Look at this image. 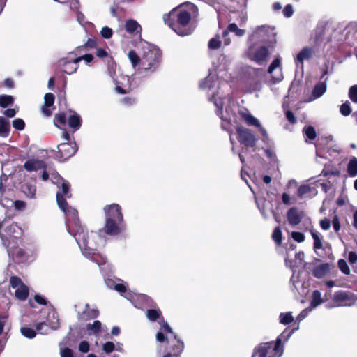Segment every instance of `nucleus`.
<instances>
[{"mask_svg":"<svg viewBox=\"0 0 357 357\" xmlns=\"http://www.w3.org/2000/svg\"><path fill=\"white\" fill-rule=\"evenodd\" d=\"M280 66V59L279 57L275 58L272 63H271L268 69V73L271 75L272 77V82L273 84L278 83L281 82L283 79V75L282 73L281 70L280 69L278 72H277L275 74H273V72L275 70L278 68Z\"/></svg>","mask_w":357,"mask_h":357,"instance_id":"17","label":"nucleus"},{"mask_svg":"<svg viewBox=\"0 0 357 357\" xmlns=\"http://www.w3.org/2000/svg\"><path fill=\"white\" fill-rule=\"evenodd\" d=\"M99 315V311L96 308H91L89 304L85 305V310L82 313L78 312L80 319L89 320L95 319Z\"/></svg>","mask_w":357,"mask_h":357,"instance_id":"18","label":"nucleus"},{"mask_svg":"<svg viewBox=\"0 0 357 357\" xmlns=\"http://www.w3.org/2000/svg\"><path fill=\"white\" fill-rule=\"evenodd\" d=\"M156 340L160 342L166 340L168 345L161 357H181L184 343L174 334L167 323L163 321L161 324L160 331L156 334Z\"/></svg>","mask_w":357,"mask_h":357,"instance_id":"5","label":"nucleus"},{"mask_svg":"<svg viewBox=\"0 0 357 357\" xmlns=\"http://www.w3.org/2000/svg\"><path fill=\"white\" fill-rule=\"evenodd\" d=\"M320 227L324 230H328L331 227V222L327 218H324L319 222Z\"/></svg>","mask_w":357,"mask_h":357,"instance_id":"62","label":"nucleus"},{"mask_svg":"<svg viewBox=\"0 0 357 357\" xmlns=\"http://www.w3.org/2000/svg\"><path fill=\"white\" fill-rule=\"evenodd\" d=\"M323 303L321 298V294L319 291L315 290L313 291L312 295L311 306L314 308Z\"/></svg>","mask_w":357,"mask_h":357,"instance_id":"38","label":"nucleus"},{"mask_svg":"<svg viewBox=\"0 0 357 357\" xmlns=\"http://www.w3.org/2000/svg\"><path fill=\"white\" fill-rule=\"evenodd\" d=\"M312 191L314 190L310 185H302L298 188L297 195L300 198L307 197Z\"/></svg>","mask_w":357,"mask_h":357,"instance_id":"37","label":"nucleus"},{"mask_svg":"<svg viewBox=\"0 0 357 357\" xmlns=\"http://www.w3.org/2000/svg\"><path fill=\"white\" fill-rule=\"evenodd\" d=\"M9 121L2 116H0V137H6L9 134Z\"/></svg>","mask_w":357,"mask_h":357,"instance_id":"33","label":"nucleus"},{"mask_svg":"<svg viewBox=\"0 0 357 357\" xmlns=\"http://www.w3.org/2000/svg\"><path fill=\"white\" fill-rule=\"evenodd\" d=\"M141 57L134 50L129 51L128 57L133 68L139 65V69L144 73L151 74L158 68L160 61V50L153 44L142 42Z\"/></svg>","mask_w":357,"mask_h":357,"instance_id":"3","label":"nucleus"},{"mask_svg":"<svg viewBox=\"0 0 357 357\" xmlns=\"http://www.w3.org/2000/svg\"><path fill=\"white\" fill-rule=\"evenodd\" d=\"M9 282L10 286L14 289L19 288L24 284L22 280L17 276L10 277Z\"/></svg>","mask_w":357,"mask_h":357,"instance_id":"47","label":"nucleus"},{"mask_svg":"<svg viewBox=\"0 0 357 357\" xmlns=\"http://www.w3.org/2000/svg\"><path fill=\"white\" fill-rule=\"evenodd\" d=\"M232 32L237 36H243L245 33V29H239L235 23L230 24L227 29L222 33V38L224 40V45H229L231 43V39L228 37L229 33Z\"/></svg>","mask_w":357,"mask_h":357,"instance_id":"16","label":"nucleus"},{"mask_svg":"<svg viewBox=\"0 0 357 357\" xmlns=\"http://www.w3.org/2000/svg\"><path fill=\"white\" fill-rule=\"evenodd\" d=\"M102 324L100 321H95L93 324H88L86 325V330L89 335H96L101 329Z\"/></svg>","mask_w":357,"mask_h":357,"instance_id":"36","label":"nucleus"},{"mask_svg":"<svg viewBox=\"0 0 357 357\" xmlns=\"http://www.w3.org/2000/svg\"><path fill=\"white\" fill-rule=\"evenodd\" d=\"M49 326L45 322H40L36 325V330L41 334H46L48 332Z\"/></svg>","mask_w":357,"mask_h":357,"instance_id":"54","label":"nucleus"},{"mask_svg":"<svg viewBox=\"0 0 357 357\" xmlns=\"http://www.w3.org/2000/svg\"><path fill=\"white\" fill-rule=\"evenodd\" d=\"M79 350L82 353H87L89 351V344L86 341H82L79 344Z\"/></svg>","mask_w":357,"mask_h":357,"instance_id":"61","label":"nucleus"},{"mask_svg":"<svg viewBox=\"0 0 357 357\" xmlns=\"http://www.w3.org/2000/svg\"><path fill=\"white\" fill-rule=\"evenodd\" d=\"M290 255V251L288 252L287 258L285 259L286 265L290 268H294L295 266H301L304 259V252L300 251L298 252L295 253V260L293 261L289 259Z\"/></svg>","mask_w":357,"mask_h":357,"instance_id":"22","label":"nucleus"},{"mask_svg":"<svg viewBox=\"0 0 357 357\" xmlns=\"http://www.w3.org/2000/svg\"><path fill=\"white\" fill-rule=\"evenodd\" d=\"M44 100L45 105L42 108V112L46 116H50L52 114V112L48 109V107H51L54 104V96L51 93H46L45 95Z\"/></svg>","mask_w":357,"mask_h":357,"instance_id":"25","label":"nucleus"},{"mask_svg":"<svg viewBox=\"0 0 357 357\" xmlns=\"http://www.w3.org/2000/svg\"><path fill=\"white\" fill-rule=\"evenodd\" d=\"M273 29L270 26L262 25L257 26L248 38L247 43L255 44L266 43L271 35H274Z\"/></svg>","mask_w":357,"mask_h":357,"instance_id":"11","label":"nucleus"},{"mask_svg":"<svg viewBox=\"0 0 357 357\" xmlns=\"http://www.w3.org/2000/svg\"><path fill=\"white\" fill-rule=\"evenodd\" d=\"M8 316L6 314L0 315V335L3 333L4 326L7 321Z\"/></svg>","mask_w":357,"mask_h":357,"instance_id":"64","label":"nucleus"},{"mask_svg":"<svg viewBox=\"0 0 357 357\" xmlns=\"http://www.w3.org/2000/svg\"><path fill=\"white\" fill-rule=\"evenodd\" d=\"M314 54V49L310 47H303L301 52L297 54L296 62L299 63L303 66V61L312 57Z\"/></svg>","mask_w":357,"mask_h":357,"instance_id":"20","label":"nucleus"},{"mask_svg":"<svg viewBox=\"0 0 357 357\" xmlns=\"http://www.w3.org/2000/svg\"><path fill=\"white\" fill-rule=\"evenodd\" d=\"M100 34L102 38L105 39H109L112 36L113 31L111 28L108 26H104L100 31Z\"/></svg>","mask_w":357,"mask_h":357,"instance_id":"52","label":"nucleus"},{"mask_svg":"<svg viewBox=\"0 0 357 357\" xmlns=\"http://www.w3.org/2000/svg\"><path fill=\"white\" fill-rule=\"evenodd\" d=\"M186 6L188 10L182 7L176 8L168 14L163 15L165 24H167L178 35L182 36L190 35L192 32L193 29L190 26L192 15L190 12L196 13L197 10L192 3H188Z\"/></svg>","mask_w":357,"mask_h":357,"instance_id":"4","label":"nucleus"},{"mask_svg":"<svg viewBox=\"0 0 357 357\" xmlns=\"http://www.w3.org/2000/svg\"><path fill=\"white\" fill-rule=\"evenodd\" d=\"M220 82L215 72H210L209 75L199 83V88L206 91L208 100L213 102L216 107V114L223 121H228L232 113L231 105L234 104L228 96H222L218 91Z\"/></svg>","mask_w":357,"mask_h":357,"instance_id":"2","label":"nucleus"},{"mask_svg":"<svg viewBox=\"0 0 357 357\" xmlns=\"http://www.w3.org/2000/svg\"><path fill=\"white\" fill-rule=\"evenodd\" d=\"M105 224L104 230L108 235H117L124 229L123 216L119 205L112 204L105 206Z\"/></svg>","mask_w":357,"mask_h":357,"instance_id":"7","label":"nucleus"},{"mask_svg":"<svg viewBox=\"0 0 357 357\" xmlns=\"http://www.w3.org/2000/svg\"><path fill=\"white\" fill-rule=\"evenodd\" d=\"M246 73L248 75L246 82L252 85V89H256L263 77V70L260 68H248Z\"/></svg>","mask_w":357,"mask_h":357,"instance_id":"15","label":"nucleus"},{"mask_svg":"<svg viewBox=\"0 0 357 357\" xmlns=\"http://www.w3.org/2000/svg\"><path fill=\"white\" fill-rule=\"evenodd\" d=\"M160 311L158 310H149L146 312L147 317L151 321H155L157 318H159Z\"/></svg>","mask_w":357,"mask_h":357,"instance_id":"50","label":"nucleus"},{"mask_svg":"<svg viewBox=\"0 0 357 357\" xmlns=\"http://www.w3.org/2000/svg\"><path fill=\"white\" fill-rule=\"evenodd\" d=\"M66 116L65 114L60 113L55 115L54 123V125L61 129V126H64L66 124Z\"/></svg>","mask_w":357,"mask_h":357,"instance_id":"41","label":"nucleus"},{"mask_svg":"<svg viewBox=\"0 0 357 357\" xmlns=\"http://www.w3.org/2000/svg\"><path fill=\"white\" fill-rule=\"evenodd\" d=\"M48 326L51 329L56 330L59 327V319L55 312H50L47 315Z\"/></svg>","mask_w":357,"mask_h":357,"instance_id":"30","label":"nucleus"},{"mask_svg":"<svg viewBox=\"0 0 357 357\" xmlns=\"http://www.w3.org/2000/svg\"><path fill=\"white\" fill-rule=\"evenodd\" d=\"M238 140L246 146L254 147L257 142V138L248 128L238 127L237 128Z\"/></svg>","mask_w":357,"mask_h":357,"instance_id":"13","label":"nucleus"},{"mask_svg":"<svg viewBox=\"0 0 357 357\" xmlns=\"http://www.w3.org/2000/svg\"><path fill=\"white\" fill-rule=\"evenodd\" d=\"M239 114L248 126L260 127V123L258 119L253 116L248 111L241 110L240 111Z\"/></svg>","mask_w":357,"mask_h":357,"instance_id":"26","label":"nucleus"},{"mask_svg":"<svg viewBox=\"0 0 357 357\" xmlns=\"http://www.w3.org/2000/svg\"><path fill=\"white\" fill-rule=\"evenodd\" d=\"M24 167L29 172L37 171L38 169H44L45 163L40 160L31 159L24 163Z\"/></svg>","mask_w":357,"mask_h":357,"instance_id":"19","label":"nucleus"},{"mask_svg":"<svg viewBox=\"0 0 357 357\" xmlns=\"http://www.w3.org/2000/svg\"><path fill=\"white\" fill-rule=\"evenodd\" d=\"M125 29L126 31L130 34H135V33H139L142 31L141 26L135 20L130 19L126 22Z\"/></svg>","mask_w":357,"mask_h":357,"instance_id":"27","label":"nucleus"},{"mask_svg":"<svg viewBox=\"0 0 357 357\" xmlns=\"http://www.w3.org/2000/svg\"><path fill=\"white\" fill-rule=\"evenodd\" d=\"M356 300L354 294L343 291H337L333 296V301L337 303V306H351Z\"/></svg>","mask_w":357,"mask_h":357,"instance_id":"12","label":"nucleus"},{"mask_svg":"<svg viewBox=\"0 0 357 357\" xmlns=\"http://www.w3.org/2000/svg\"><path fill=\"white\" fill-rule=\"evenodd\" d=\"M15 294L16 298L19 300L24 301L29 296V289L25 284H23L19 288L15 289Z\"/></svg>","mask_w":357,"mask_h":357,"instance_id":"35","label":"nucleus"},{"mask_svg":"<svg viewBox=\"0 0 357 357\" xmlns=\"http://www.w3.org/2000/svg\"><path fill=\"white\" fill-rule=\"evenodd\" d=\"M340 113L343 116H349L351 114V109L349 102L347 101V102L343 103L340 106Z\"/></svg>","mask_w":357,"mask_h":357,"instance_id":"48","label":"nucleus"},{"mask_svg":"<svg viewBox=\"0 0 357 357\" xmlns=\"http://www.w3.org/2000/svg\"><path fill=\"white\" fill-rule=\"evenodd\" d=\"M349 96L352 102L357 103V84L349 88Z\"/></svg>","mask_w":357,"mask_h":357,"instance_id":"51","label":"nucleus"},{"mask_svg":"<svg viewBox=\"0 0 357 357\" xmlns=\"http://www.w3.org/2000/svg\"><path fill=\"white\" fill-rule=\"evenodd\" d=\"M60 353L61 357H73V351L69 348L61 349Z\"/></svg>","mask_w":357,"mask_h":357,"instance_id":"63","label":"nucleus"},{"mask_svg":"<svg viewBox=\"0 0 357 357\" xmlns=\"http://www.w3.org/2000/svg\"><path fill=\"white\" fill-rule=\"evenodd\" d=\"M347 172L350 176H357V158H353L348 164Z\"/></svg>","mask_w":357,"mask_h":357,"instance_id":"39","label":"nucleus"},{"mask_svg":"<svg viewBox=\"0 0 357 357\" xmlns=\"http://www.w3.org/2000/svg\"><path fill=\"white\" fill-rule=\"evenodd\" d=\"M20 331L22 335L29 339H32L36 336V331L30 328L22 327Z\"/></svg>","mask_w":357,"mask_h":357,"instance_id":"45","label":"nucleus"},{"mask_svg":"<svg viewBox=\"0 0 357 357\" xmlns=\"http://www.w3.org/2000/svg\"><path fill=\"white\" fill-rule=\"evenodd\" d=\"M291 238L298 243H302L305 241L304 234L298 231H293L291 233Z\"/></svg>","mask_w":357,"mask_h":357,"instance_id":"56","label":"nucleus"},{"mask_svg":"<svg viewBox=\"0 0 357 357\" xmlns=\"http://www.w3.org/2000/svg\"><path fill=\"white\" fill-rule=\"evenodd\" d=\"M222 41L220 36L211 38L208 42V47L212 50L218 49L221 45Z\"/></svg>","mask_w":357,"mask_h":357,"instance_id":"44","label":"nucleus"},{"mask_svg":"<svg viewBox=\"0 0 357 357\" xmlns=\"http://www.w3.org/2000/svg\"><path fill=\"white\" fill-rule=\"evenodd\" d=\"M280 323L283 325H287L294 321V317L291 312L281 313L279 317Z\"/></svg>","mask_w":357,"mask_h":357,"instance_id":"40","label":"nucleus"},{"mask_svg":"<svg viewBox=\"0 0 357 357\" xmlns=\"http://www.w3.org/2000/svg\"><path fill=\"white\" fill-rule=\"evenodd\" d=\"M68 123L71 128L77 130L81 126V118L77 114L73 113L68 117Z\"/></svg>","mask_w":357,"mask_h":357,"instance_id":"29","label":"nucleus"},{"mask_svg":"<svg viewBox=\"0 0 357 357\" xmlns=\"http://www.w3.org/2000/svg\"><path fill=\"white\" fill-rule=\"evenodd\" d=\"M328 24L324 23H321L317 27L315 33H312L311 39L314 41V43H319L322 41L324 37L326 34L325 33V30L327 28Z\"/></svg>","mask_w":357,"mask_h":357,"instance_id":"21","label":"nucleus"},{"mask_svg":"<svg viewBox=\"0 0 357 357\" xmlns=\"http://www.w3.org/2000/svg\"><path fill=\"white\" fill-rule=\"evenodd\" d=\"M218 62L220 63L217 66V68L218 69V70L222 71L227 70L228 69L231 61L225 55L222 54L218 58Z\"/></svg>","mask_w":357,"mask_h":357,"instance_id":"34","label":"nucleus"},{"mask_svg":"<svg viewBox=\"0 0 357 357\" xmlns=\"http://www.w3.org/2000/svg\"><path fill=\"white\" fill-rule=\"evenodd\" d=\"M13 126L18 130H22L24 128L25 123L22 119H16L13 121Z\"/></svg>","mask_w":357,"mask_h":357,"instance_id":"55","label":"nucleus"},{"mask_svg":"<svg viewBox=\"0 0 357 357\" xmlns=\"http://www.w3.org/2000/svg\"><path fill=\"white\" fill-rule=\"evenodd\" d=\"M326 90V84L325 82L317 84L312 91V96L314 99L320 98L324 95Z\"/></svg>","mask_w":357,"mask_h":357,"instance_id":"31","label":"nucleus"},{"mask_svg":"<svg viewBox=\"0 0 357 357\" xmlns=\"http://www.w3.org/2000/svg\"><path fill=\"white\" fill-rule=\"evenodd\" d=\"M22 192L26 195V196L29 198H35L36 188L33 183H26L22 187Z\"/></svg>","mask_w":357,"mask_h":357,"instance_id":"32","label":"nucleus"},{"mask_svg":"<svg viewBox=\"0 0 357 357\" xmlns=\"http://www.w3.org/2000/svg\"><path fill=\"white\" fill-rule=\"evenodd\" d=\"M72 55L75 56L77 53L75 52H69L68 57L63 58L59 61L60 66L63 67V71L68 75L75 73L78 68V62H75V59L71 58Z\"/></svg>","mask_w":357,"mask_h":357,"instance_id":"14","label":"nucleus"},{"mask_svg":"<svg viewBox=\"0 0 357 357\" xmlns=\"http://www.w3.org/2000/svg\"><path fill=\"white\" fill-rule=\"evenodd\" d=\"M95 45H96L95 40H91V39H89L87 43L84 46L77 47L75 52L77 53V52L82 51L84 49H86L87 47H95Z\"/></svg>","mask_w":357,"mask_h":357,"instance_id":"58","label":"nucleus"},{"mask_svg":"<svg viewBox=\"0 0 357 357\" xmlns=\"http://www.w3.org/2000/svg\"><path fill=\"white\" fill-rule=\"evenodd\" d=\"M51 181L60 188V190L56 192V202L59 208L68 216L69 220L72 219L74 225L75 233H71L69 229L68 232L74 236L82 254L89 258L95 255L98 248L103 244L104 240L98 233L93 231L89 233L86 231L77 217V210L68 206L66 199L71 197L69 183L61 177L57 172L51 174Z\"/></svg>","mask_w":357,"mask_h":357,"instance_id":"1","label":"nucleus"},{"mask_svg":"<svg viewBox=\"0 0 357 357\" xmlns=\"http://www.w3.org/2000/svg\"><path fill=\"white\" fill-rule=\"evenodd\" d=\"M111 68L112 67L109 68V74L115 83V89L118 93L121 94L127 93L137 86V84L134 82L133 75L129 77L122 75L119 77L115 78L114 73H112Z\"/></svg>","mask_w":357,"mask_h":357,"instance_id":"10","label":"nucleus"},{"mask_svg":"<svg viewBox=\"0 0 357 357\" xmlns=\"http://www.w3.org/2000/svg\"><path fill=\"white\" fill-rule=\"evenodd\" d=\"M301 214L295 208H291L287 213V219L289 223L292 226H296L301 222Z\"/></svg>","mask_w":357,"mask_h":357,"instance_id":"23","label":"nucleus"},{"mask_svg":"<svg viewBox=\"0 0 357 357\" xmlns=\"http://www.w3.org/2000/svg\"><path fill=\"white\" fill-rule=\"evenodd\" d=\"M282 13L286 17H291L294 13L292 6L290 4L287 5L283 9Z\"/></svg>","mask_w":357,"mask_h":357,"instance_id":"59","label":"nucleus"},{"mask_svg":"<svg viewBox=\"0 0 357 357\" xmlns=\"http://www.w3.org/2000/svg\"><path fill=\"white\" fill-rule=\"evenodd\" d=\"M310 232L311 236L314 241V243H313L314 250L315 251H317V250L322 249L323 248V240H322V236H321V234L318 231H317L314 229H310Z\"/></svg>","mask_w":357,"mask_h":357,"instance_id":"28","label":"nucleus"},{"mask_svg":"<svg viewBox=\"0 0 357 357\" xmlns=\"http://www.w3.org/2000/svg\"><path fill=\"white\" fill-rule=\"evenodd\" d=\"M13 102V98L8 95L0 96V106L1 107H6L7 106L12 105Z\"/></svg>","mask_w":357,"mask_h":357,"instance_id":"42","label":"nucleus"},{"mask_svg":"<svg viewBox=\"0 0 357 357\" xmlns=\"http://www.w3.org/2000/svg\"><path fill=\"white\" fill-rule=\"evenodd\" d=\"M299 326L287 333L284 331L277 338L275 342L260 344L254 350L252 357H281L283 354L282 340L287 341L292 334L298 329Z\"/></svg>","mask_w":357,"mask_h":357,"instance_id":"6","label":"nucleus"},{"mask_svg":"<svg viewBox=\"0 0 357 357\" xmlns=\"http://www.w3.org/2000/svg\"><path fill=\"white\" fill-rule=\"evenodd\" d=\"M338 267L344 274L349 275L350 273L349 267L345 260L340 259L338 261Z\"/></svg>","mask_w":357,"mask_h":357,"instance_id":"49","label":"nucleus"},{"mask_svg":"<svg viewBox=\"0 0 357 357\" xmlns=\"http://www.w3.org/2000/svg\"><path fill=\"white\" fill-rule=\"evenodd\" d=\"M332 225H333V227L336 233H338L339 231L340 230L341 225H340V220L337 215L334 216V218L332 220Z\"/></svg>","mask_w":357,"mask_h":357,"instance_id":"60","label":"nucleus"},{"mask_svg":"<svg viewBox=\"0 0 357 357\" xmlns=\"http://www.w3.org/2000/svg\"><path fill=\"white\" fill-rule=\"evenodd\" d=\"M303 133L310 140L316 138L317 133L314 127L309 126L303 128Z\"/></svg>","mask_w":357,"mask_h":357,"instance_id":"43","label":"nucleus"},{"mask_svg":"<svg viewBox=\"0 0 357 357\" xmlns=\"http://www.w3.org/2000/svg\"><path fill=\"white\" fill-rule=\"evenodd\" d=\"M115 349V344L112 342H107L102 345V350L105 354H110Z\"/></svg>","mask_w":357,"mask_h":357,"instance_id":"53","label":"nucleus"},{"mask_svg":"<svg viewBox=\"0 0 357 357\" xmlns=\"http://www.w3.org/2000/svg\"><path fill=\"white\" fill-rule=\"evenodd\" d=\"M330 271V264L328 263L322 264L314 268L312 273L317 278H322L326 276Z\"/></svg>","mask_w":357,"mask_h":357,"instance_id":"24","label":"nucleus"},{"mask_svg":"<svg viewBox=\"0 0 357 357\" xmlns=\"http://www.w3.org/2000/svg\"><path fill=\"white\" fill-rule=\"evenodd\" d=\"M272 238L278 245H280L282 243V231L279 227L275 228Z\"/></svg>","mask_w":357,"mask_h":357,"instance_id":"46","label":"nucleus"},{"mask_svg":"<svg viewBox=\"0 0 357 357\" xmlns=\"http://www.w3.org/2000/svg\"><path fill=\"white\" fill-rule=\"evenodd\" d=\"M63 142L58 145L59 153L57 157L61 160H66L73 156L77 150V146L75 142H71L70 136L66 130H64L62 136Z\"/></svg>","mask_w":357,"mask_h":357,"instance_id":"9","label":"nucleus"},{"mask_svg":"<svg viewBox=\"0 0 357 357\" xmlns=\"http://www.w3.org/2000/svg\"><path fill=\"white\" fill-rule=\"evenodd\" d=\"M270 54L268 48L264 44L247 43L244 56L249 60L259 65H264L267 62Z\"/></svg>","mask_w":357,"mask_h":357,"instance_id":"8","label":"nucleus"},{"mask_svg":"<svg viewBox=\"0 0 357 357\" xmlns=\"http://www.w3.org/2000/svg\"><path fill=\"white\" fill-rule=\"evenodd\" d=\"M93 59V56L92 54H89L75 58V61L79 63L80 61L84 60L86 63H89L91 62Z\"/></svg>","mask_w":357,"mask_h":357,"instance_id":"57","label":"nucleus"}]
</instances>
